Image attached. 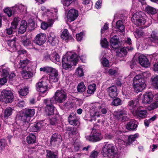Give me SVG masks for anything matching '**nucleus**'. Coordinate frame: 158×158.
I'll use <instances>...</instances> for the list:
<instances>
[{
	"label": "nucleus",
	"mask_w": 158,
	"mask_h": 158,
	"mask_svg": "<svg viewBox=\"0 0 158 158\" xmlns=\"http://www.w3.org/2000/svg\"><path fill=\"white\" fill-rule=\"evenodd\" d=\"M111 47L114 49H116L119 46L118 39L117 37L115 36L111 38L110 41Z\"/></svg>",
	"instance_id": "obj_23"
},
{
	"label": "nucleus",
	"mask_w": 158,
	"mask_h": 158,
	"mask_svg": "<svg viewBox=\"0 0 158 158\" xmlns=\"http://www.w3.org/2000/svg\"><path fill=\"white\" fill-rule=\"evenodd\" d=\"M26 140L28 144H33L35 142L36 137L33 134H30L26 138Z\"/></svg>",
	"instance_id": "obj_32"
},
{
	"label": "nucleus",
	"mask_w": 158,
	"mask_h": 158,
	"mask_svg": "<svg viewBox=\"0 0 158 158\" xmlns=\"http://www.w3.org/2000/svg\"><path fill=\"white\" fill-rule=\"evenodd\" d=\"M51 11L52 12H50L49 10H48V13H47V14H49V13H50L51 15L52 14V16L53 17V18H52L51 19L52 23L48 24L45 22L42 23L41 25V28L43 30H46L49 26H51L52 24L54 22V20L57 18V12L58 11L57 9H53Z\"/></svg>",
	"instance_id": "obj_11"
},
{
	"label": "nucleus",
	"mask_w": 158,
	"mask_h": 158,
	"mask_svg": "<svg viewBox=\"0 0 158 158\" xmlns=\"http://www.w3.org/2000/svg\"><path fill=\"white\" fill-rule=\"evenodd\" d=\"M96 90V85L93 84L89 85L88 86L87 93L88 94H93Z\"/></svg>",
	"instance_id": "obj_37"
},
{
	"label": "nucleus",
	"mask_w": 158,
	"mask_h": 158,
	"mask_svg": "<svg viewBox=\"0 0 158 158\" xmlns=\"http://www.w3.org/2000/svg\"><path fill=\"white\" fill-rule=\"evenodd\" d=\"M9 69L8 68H5L2 69V77H6L7 78L9 75Z\"/></svg>",
	"instance_id": "obj_53"
},
{
	"label": "nucleus",
	"mask_w": 158,
	"mask_h": 158,
	"mask_svg": "<svg viewBox=\"0 0 158 158\" xmlns=\"http://www.w3.org/2000/svg\"><path fill=\"white\" fill-rule=\"evenodd\" d=\"M46 40V36L45 34L40 33L38 34L35 38V43L39 45H41L44 44Z\"/></svg>",
	"instance_id": "obj_13"
},
{
	"label": "nucleus",
	"mask_w": 158,
	"mask_h": 158,
	"mask_svg": "<svg viewBox=\"0 0 158 158\" xmlns=\"http://www.w3.org/2000/svg\"><path fill=\"white\" fill-rule=\"evenodd\" d=\"M143 32L141 30L136 29L134 32V35L136 38H138L143 36Z\"/></svg>",
	"instance_id": "obj_47"
},
{
	"label": "nucleus",
	"mask_w": 158,
	"mask_h": 158,
	"mask_svg": "<svg viewBox=\"0 0 158 158\" xmlns=\"http://www.w3.org/2000/svg\"><path fill=\"white\" fill-rule=\"evenodd\" d=\"M139 63L142 66L148 67L150 65V63L146 57L143 55H140L138 57Z\"/></svg>",
	"instance_id": "obj_17"
},
{
	"label": "nucleus",
	"mask_w": 158,
	"mask_h": 158,
	"mask_svg": "<svg viewBox=\"0 0 158 158\" xmlns=\"http://www.w3.org/2000/svg\"><path fill=\"white\" fill-rule=\"evenodd\" d=\"M56 36L54 33L51 32L48 37V40L52 45H54L57 40Z\"/></svg>",
	"instance_id": "obj_27"
},
{
	"label": "nucleus",
	"mask_w": 158,
	"mask_h": 158,
	"mask_svg": "<svg viewBox=\"0 0 158 158\" xmlns=\"http://www.w3.org/2000/svg\"><path fill=\"white\" fill-rule=\"evenodd\" d=\"M133 86L136 92H141L146 87L145 80L142 78L141 75H136L134 78Z\"/></svg>",
	"instance_id": "obj_4"
},
{
	"label": "nucleus",
	"mask_w": 158,
	"mask_h": 158,
	"mask_svg": "<svg viewBox=\"0 0 158 158\" xmlns=\"http://www.w3.org/2000/svg\"><path fill=\"white\" fill-rule=\"evenodd\" d=\"M69 123L74 126H77L79 123V121L76 119V116L74 113L71 114L68 118Z\"/></svg>",
	"instance_id": "obj_21"
},
{
	"label": "nucleus",
	"mask_w": 158,
	"mask_h": 158,
	"mask_svg": "<svg viewBox=\"0 0 158 158\" xmlns=\"http://www.w3.org/2000/svg\"><path fill=\"white\" fill-rule=\"evenodd\" d=\"M53 98L55 101L61 103L65 101L67 96L66 93L63 90H58L55 92Z\"/></svg>",
	"instance_id": "obj_10"
},
{
	"label": "nucleus",
	"mask_w": 158,
	"mask_h": 158,
	"mask_svg": "<svg viewBox=\"0 0 158 158\" xmlns=\"http://www.w3.org/2000/svg\"><path fill=\"white\" fill-rule=\"evenodd\" d=\"M142 12H137L133 15L131 20L136 25L139 26L145 24L146 20L142 16Z\"/></svg>",
	"instance_id": "obj_9"
},
{
	"label": "nucleus",
	"mask_w": 158,
	"mask_h": 158,
	"mask_svg": "<svg viewBox=\"0 0 158 158\" xmlns=\"http://www.w3.org/2000/svg\"><path fill=\"white\" fill-rule=\"evenodd\" d=\"M34 109H26L20 114V118L24 122L28 123L30 120L31 117L35 114Z\"/></svg>",
	"instance_id": "obj_6"
},
{
	"label": "nucleus",
	"mask_w": 158,
	"mask_h": 158,
	"mask_svg": "<svg viewBox=\"0 0 158 158\" xmlns=\"http://www.w3.org/2000/svg\"><path fill=\"white\" fill-rule=\"evenodd\" d=\"M115 147L112 144L106 143L102 148V153L103 156L109 158H114L117 155Z\"/></svg>",
	"instance_id": "obj_3"
},
{
	"label": "nucleus",
	"mask_w": 158,
	"mask_h": 158,
	"mask_svg": "<svg viewBox=\"0 0 158 158\" xmlns=\"http://www.w3.org/2000/svg\"><path fill=\"white\" fill-rule=\"evenodd\" d=\"M138 137V134H136L134 135H131L128 137L127 144L130 145Z\"/></svg>",
	"instance_id": "obj_38"
},
{
	"label": "nucleus",
	"mask_w": 158,
	"mask_h": 158,
	"mask_svg": "<svg viewBox=\"0 0 158 158\" xmlns=\"http://www.w3.org/2000/svg\"><path fill=\"white\" fill-rule=\"evenodd\" d=\"M52 60H51L54 63L57 64L60 63V59L59 55L56 52H53L52 53Z\"/></svg>",
	"instance_id": "obj_31"
},
{
	"label": "nucleus",
	"mask_w": 158,
	"mask_h": 158,
	"mask_svg": "<svg viewBox=\"0 0 158 158\" xmlns=\"http://www.w3.org/2000/svg\"><path fill=\"white\" fill-rule=\"evenodd\" d=\"M52 54H49L48 53H45L44 54L43 57V60L46 61H49L52 60Z\"/></svg>",
	"instance_id": "obj_52"
},
{
	"label": "nucleus",
	"mask_w": 158,
	"mask_h": 158,
	"mask_svg": "<svg viewBox=\"0 0 158 158\" xmlns=\"http://www.w3.org/2000/svg\"><path fill=\"white\" fill-rule=\"evenodd\" d=\"M128 106L129 109L133 114L134 112L137 110V108H139V99H137L130 101L128 102Z\"/></svg>",
	"instance_id": "obj_14"
},
{
	"label": "nucleus",
	"mask_w": 158,
	"mask_h": 158,
	"mask_svg": "<svg viewBox=\"0 0 158 158\" xmlns=\"http://www.w3.org/2000/svg\"><path fill=\"white\" fill-rule=\"evenodd\" d=\"M78 16V11L74 9H71L68 12L67 15V20L69 22L74 21Z\"/></svg>",
	"instance_id": "obj_16"
},
{
	"label": "nucleus",
	"mask_w": 158,
	"mask_h": 158,
	"mask_svg": "<svg viewBox=\"0 0 158 158\" xmlns=\"http://www.w3.org/2000/svg\"><path fill=\"white\" fill-rule=\"evenodd\" d=\"M12 111V109L10 107L7 108L4 112V117H8L11 114Z\"/></svg>",
	"instance_id": "obj_50"
},
{
	"label": "nucleus",
	"mask_w": 158,
	"mask_h": 158,
	"mask_svg": "<svg viewBox=\"0 0 158 158\" xmlns=\"http://www.w3.org/2000/svg\"><path fill=\"white\" fill-rule=\"evenodd\" d=\"M54 98H52L50 99H45L44 100V102L46 105V107H49L53 106L52 104L54 103Z\"/></svg>",
	"instance_id": "obj_43"
},
{
	"label": "nucleus",
	"mask_w": 158,
	"mask_h": 158,
	"mask_svg": "<svg viewBox=\"0 0 158 158\" xmlns=\"http://www.w3.org/2000/svg\"><path fill=\"white\" fill-rule=\"evenodd\" d=\"M19 93L20 95L25 96L28 93V89L26 87H24L23 89H21L19 91Z\"/></svg>",
	"instance_id": "obj_46"
},
{
	"label": "nucleus",
	"mask_w": 158,
	"mask_h": 158,
	"mask_svg": "<svg viewBox=\"0 0 158 158\" xmlns=\"http://www.w3.org/2000/svg\"><path fill=\"white\" fill-rule=\"evenodd\" d=\"M114 115L116 118L121 121H126L127 119V112L123 110L114 111Z\"/></svg>",
	"instance_id": "obj_12"
},
{
	"label": "nucleus",
	"mask_w": 158,
	"mask_h": 158,
	"mask_svg": "<svg viewBox=\"0 0 158 158\" xmlns=\"http://www.w3.org/2000/svg\"><path fill=\"white\" fill-rule=\"evenodd\" d=\"M6 144V140L4 139L0 140V152L4 150Z\"/></svg>",
	"instance_id": "obj_51"
},
{
	"label": "nucleus",
	"mask_w": 158,
	"mask_h": 158,
	"mask_svg": "<svg viewBox=\"0 0 158 158\" xmlns=\"http://www.w3.org/2000/svg\"><path fill=\"white\" fill-rule=\"evenodd\" d=\"M57 153L53 152L50 150H47V158H57L58 157Z\"/></svg>",
	"instance_id": "obj_33"
},
{
	"label": "nucleus",
	"mask_w": 158,
	"mask_h": 158,
	"mask_svg": "<svg viewBox=\"0 0 158 158\" xmlns=\"http://www.w3.org/2000/svg\"><path fill=\"white\" fill-rule=\"evenodd\" d=\"M13 10H15V11L18 10L21 13H26L27 12V7L26 6L21 4H18L12 7Z\"/></svg>",
	"instance_id": "obj_24"
},
{
	"label": "nucleus",
	"mask_w": 158,
	"mask_h": 158,
	"mask_svg": "<svg viewBox=\"0 0 158 158\" xmlns=\"http://www.w3.org/2000/svg\"><path fill=\"white\" fill-rule=\"evenodd\" d=\"M116 73V70L113 69H109L108 72V74L110 75H114Z\"/></svg>",
	"instance_id": "obj_64"
},
{
	"label": "nucleus",
	"mask_w": 158,
	"mask_h": 158,
	"mask_svg": "<svg viewBox=\"0 0 158 158\" xmlns=\"http://www.w3.org/2000/svg\"><path fill=\"white\" fill-rule=\"evenodd\" d=\"M62 2L64 5V8L66 9V7L68 6L72 3V0H62Z\"/></svg>",
	"instance_id": "obj_56"
},
{
	"label": "nucleus",
	"mask_w": 158,
	"mask_h": 158,
	"mask_svg": "<svg viewBox=\"0 0 158 158\" xmlns=\"http://www.w3.org/2000/svg\"><path fill=\"white\" fill-rule=\"evenodd\" d=\"M101 44L102 46L104 48H106L108 46V42L105 38L101 40Z\"/></svg>",
	"instance_id": "obj_58"
},
{
	"label": "nucleus",
	"mask_w": 158,
	"mask_h": 158,
	"mask_svg": "<svg viewBox=\"0 0 158 158\" xmlns=\"http://www.w3.org/2000/svg\"><path fill=\"white\" fill-rule=\"evenodd\" d=\"M75 73L76 75L80 77L84 75V73L81 67H79L77 69Z\"/></svg>",
	"instance_id": "obj_54"
},
{
	"label": "nucleus",
	"mask_w": 158,
	"mask_h": 158,
	"mask_svg": "<svg viewBox=\"0 0 158 158\" xmlns=\"http://www.w3.org/2000/svg\"><path fill=\"white\" fill-rule=\"evenodd\" d=\"M150 39L152 42L158 45V35L152 32Z\"/></svg>",
	"instance_id": "obj_42"
},
{
	"label": "nucleus",
	"mask_w": 158,
	"mask_h": 158,
	"mask_svg": "<svg viewBox=\"0 0 158 158\" xmlns=\"http://www.w3.org/2000/svg\"><path fill=\"white\" fill-rule=\"evenodd\" d=\"M4 13L6 14L9 17H10L12 15L13 13L15 12V10H13L11 8L6 7L3 10Z\"/></svg>",
	"instance_id": "obj_39"
},
{
	"label": "nucleus",
	"mask_w": 158,
	"mask_h": 158,
	"mask_svg": "<svg viewBox=\"0 0 158 158\" xmlns=\"http://www.w3.org/2000/svg\"><path fill=\"white\" fill-rule=\"evenodd\" d=\"M59 76H49L48 82H56L59 80Z\"/></svg>",
	"instance_id": "obj_49"
},
{
	"label": "nucleus",
	"mask_w": 158,
	"mask_h": 158,
	"mask_svg": "<svg viewBox=\"0 0 158 158\" xmlns=\"http://www.w3.org/2000/svg\"><path fill=\"white\" fill-rule=\"evenodd\" d=\"M13 98V93L10 90L4 89L0 94V101L6 103L11 102Z\"/></svg>",
	"instance_id": "obj_5"
},
{
	"label": "nucleus",
	"mask_w": 158,
	"mask_h": 158,
	"mask_svg": "<svg viewBox=\"0 0 158 158\" xmlns=\"http://www.w3.org/2000/svg\"><path fill=\"white\" fill-rule=\"evenodd\" d=\"M138 75H141L142 77V78L144 80L145 79L149 77L150 76V74L148 72H145L141 74H139Z\"/></svg>",
	"instance_id": "obj_61"
},
{
	"label": "nucleus",
	"mask_w": 158,
	"mask_h": 158,
	"mask_svg": "<svg viewBox=\"0 0 158 158\" xmlns=\"http://www.w3.org/2000/svg\"><path fill=\"white\" fill-rule=\"evenodd\" d=\"M19 21V18H15L14 19L11 23V27H13V29H15L16 28Z\"/></svg>",
	"instance_id": "obj_55"
},
{
	"label": "nucleus",
	"mask_w": 158,
	"mask_h": 158,
	"mask_svg": "<svg viewBox=\"0 0 158 158\" xmlns=\"http://www.w3.org/2000/svg\"><path fill=\"white\" fill-rule=\"evenodd\" d=\"M116 27L120 32H123L124 30V27L121 20H118L117 22Z\"/></svg>",
	"instance_id": "obj_40"
},
{
	"label": "nucleus",
	"mask_w": 158,
	"mask_h": 158,
	"mask_svg": "<svg viewBox=\"0 0 158 158\" xmlns=\"http://www.w3.org/2000/svg\"><path fill=\"white\" fill-rule=\"evenodd\" d=\"M21 42L24 46L26 47L27 48L31 49L34 48L30 39L25 36L23 37L22 38Z\"/></svg>",
	"instance_id": "obj_19"
},
{
	"label": "nucleus",
	"mask_w": 158,
	"mask_h": 158,
	"mask_svg": "<svg viewBox=\"0 0 158 158\" xmlns=\"http://www.w3.org/2000/svg\"><path fill=\"white\" fill-rule=\"evenodd\" d=\"M21 74L22 77L24 79H28L31 76V72L27 71L24 69H23L22 71Z\"/></svg>",
	"instance_id": "obj_35"
},
{
	"label": "nucleus",
	"mask_w": 158,
	"mask_h": 158,
	"mask_svg": "<svg viewBox=\"0 0 158 158\" xmlns=\"http://www.w3.org/2000/svg\"><path fill=\"white\" fill-rule=\"evenodd\" d=\"M62 141V139L61 135L59 134H54L51 137V143L58 142H60Z\"/></svg>",
	"instance_id": "obj_28"
},
{
	"label": "nucleus",
	"mask_w": 158,
	"mask_h": 158,
	"mask_svg": "<svg viewBox=\"0 0 158 158\" xmlns=\"http://www.w3.org/2000/svg\"><path fill=\"white\" fill-rule=\"evenodd\" d=\"M78 60V57L76 54L73 52H68L64 56L62 60L63 68L66 70H69L72 65H75Z\"/></svg>",
	"instance_id": "obj_1"
},
{
	"label": "nucleus",
	"mask_w": 158,
	"mask_h": 158,
	"mask_svg": "<svg viewBox=\"0 0 158 158\" xmlns=\"http://www.w3.org/2000/svg\"><path fill=\"white\" fill-rule=\"evenodd\" d=\"M98 152L97 151H94L91 153L90 157L91 158H96L98 156Z\"/></svg>",
	"instance_id": "obj_62"
},
{
	"label": "nucleus",
	"mask_w": 158,
	"mask_h": 158,
	"mask_svg": "<svg viewBox=\"0 0 158 158\" xmlns=\"http://www.w3.org/2000/svg\"><path fill=\"white\" fill-rule=\"evenodd\" d=\"M133 49V48L130 46L129 47H124L121 48L120 50V52L119 56H124L127 55V52L128 51L132 50Z\"/></svg>",
	"instance_id": "obj_30"
},
{
	"label": "nucleus",
	"mask_w": 158,
	"mask_h": 158,
	"mask_svg": "<svg viewBox=\"0 0 158 158\" xmlns=\"http://www.w3.org/2000/svg\"><path fill=\"white\" fill-rule=\"evenodd\" d=\"M46 111L48 115H52L54 113V107L51 106L48 107H46Z\"/></svg>",
	"instance_id": "obj_48"
},
{
	"label": "nucleus",
	"mask_w": 158,
	"mask_h": 158,
	"mask_svg": "<svg viewBox=\"0 0 158 158\" xmlns=\"http://www.w3.org/2000/svg\"><path fill=\"white\" fill-rule=\"evenodd\" d=\"M147 112L146 110H140L139 107L138 108L137 110L134 112L133 115L138 117L144 118L146 117L147 115Z\"/></svg>",
	"instance_id": "obj_22"
},
{
	"label": "nucleus",
	"mask_w": 158,
	"mask_h": 158,
	"mask_svg": "<svg viewBox=\"0 0 158 158\" xmlns=\"http://www.w3.org/2000/svg\"><path fill=\"white\" fill-rule=\"evenodd\" d=\"M69 33L67 29L64 30L61 35V37L64 40H67L69 38Z\"/></svg>",
	"instance_id": "obj_45"
},
{
	"label": "nucleus",
	"mask_w": 158,
	"mask_h": 158,
	"mask_svg": "<svg viewBox=\"0 0 158 158\" xmlns=\"http://www.w3.org/2000/svg\"><path fill=\"white\" fill-rule=\"evenodd\" d=\"M15 29H13V27H10V28L6 29L5 31L7 34L8 35L12 34L13 32V30Z\"/></svg>",
	"instance_id": "obj_63"
},
{
	"label": "nucleus",
	"mask_w": 158,
	"mask_h": 158,
	"mask_svg": "<svg viewBox=\"0 0 158 158\" xmlns=\"http://www.w3.org/2000/svg\"><path fill=\"white\" fill-rule=\"evenodd\" d=\"M153 97V95L151 92H146L141 97L142 103L143 104L149 103L152 101Z\"/></svg>",
	"instance_id": "obj_15"
},
{
	"label": "nucleus",
	"mask_w": 158,
	"mask_h": 158,
	"mask_svg": "<svg viewBox=\"0 0 158 158\" xmlns=\"http://www.w3.org/2000/svg\"><path fill=\"white\" fill-rule=\"evenodd\" d=\"M43 126L41 123H38L31 127V130L32 131L36 132L42 128Z\"/></svg>",
	"instance_id": "obj_34"
},
{
	"label": "nucleus",
	"mask_w": 158,
	"mask_h": 158,
	"mask_svg": "<svg viewBox=\"0 0 158 158\" xmlns=\"http://www.w3.org/2000/svg\"><path fill=\"white\" fill-rule=\"evenodd\" d=\"M152 85L156 89H158V75H155L152 78Z\"/></svg>",
	"instance_id": "obj_41"
},
{
	"label": "nucleus",
	"mask_w": 158,
	"mask_h": 158,
	"mask_svg": "<svg viewBox=\"0 0 158 158\" xmlns=\"http://www.w3.org/2000/svg\"><path fill=\"white\" fill-rule=\"evenodd\" d=\"M84 33L83 32H81L76 35V39L78 41H81L83 38Z\"/></svg>",
	"instance_id": "obj_60"
},
{
	"label": "nucleus",
	"mask_w": 158,
	"mask_h": 158,
	"mask_svg": "<svg viewBox=\"0 0 158 158\" xmlns=\"http://www.w3.org/2000/svg\"><path fill=\"white\" fill-rule=\"evenodd\" d=\"M16 38L14 37L12 39L8 40L7 41V44L10 47V51L13 52L17 50V48L19 46H18L16 47Z\"/></svg>",
	"instance_id": "obj_20"
},
{
	"label": "nucleus",
	"mask_w": 158,
	"mask_h": 158,
	"mask_svg": "<svg viewBox=\"0 0 158 158\" xmlns=\"http://www.w3.org/2000/svg\"><path fill=\"white\" fill-rule=\"evenodd\" d=\"M146 11L148 14L153 15L156 12V9L149 6H147L145 8Z\"/></svg>",
	"instance_id": "obj_36"
},
{
	"label": "nucleus",
	"mask_w": 158,
	"mask_h": 158,
	"mask_svg": "<svg viewBox=\"0 0 158 158\" xmlns=\"http://www.w3.org/2000/svg\"><path fill=\"white\" fill-rule=\"evenodd\" d=\"M27 27V23L24 20H22L21 22L18 32L21 34L24 33L26 31Z\"/></svg>",
	"instance_id": "obj_26"
},
{
	"label": "nucleus",
	"mask_w": 158,
	"mask_h": 158,
	"mask_svg": "<svg viewBox=\"0 0 158 158\" xmlns=\"http://www.w3.org/2000/svg\"><path fill=\"white\" fill-rule=\"evenodd\" d=\"M137 127V122L134 120H131L128 122L127 124L126 128L129 130H134Z\"/></svg>",
	"instance_id": "obj_25"
},
{
	"label": "nucleus",
	"mask_w": 158,
	"mask_h": 158,
	"mask_svg": "<svg viewBox=\"0 0 158 158\" xmlns=\"http://www.w3.org/2000/svg\"><path fill=\"white\" fill-rule=\"evenodd\" d=\"M29 63V60L27 59H25L23 60L21 59L19 63L17 65V67L18 68H22L23 69H24V68L26 67Z\"/></svg>",
	"instance_id": "obj_29"
},
{
	"label": "nucleus",
	"mask_w": 158,
	"mask_h": 158,
	"mask_svg": "<svg viewBox=\"0 0 158 158\" xmlns=\"http://www.w3.org/2000/svg\"><path fill=\"white\" fill-rule=\"evenodd\" d=\"M107 111V109L103 108L102 105L99 103L96 102L91 104L90 107V115L94 120H95L96 117L98 118L100 116L101 113L105 114Z\"/></svg>",
	"instance_id": "obj_2"
},
{
	"label": "nucleus",
	"mask_w": 158,
	"mask_h": 158,
	"mask_svg": "<svg viewBox=\"0 0 158 158\" xmlns=\"http://www.w3.org/2000/svg\"><path fill=\"white\" fill-rule=\"evenodd\" d=\"M107 90L109 96L111 98H115L117 97L118 94L117 87L114 85L109 87L107 89Z\"/></svg>",
	"instance_id": "obj_18"
},
{
	"label": "nucleus",
	"mask_w": 158,
	"mask_h": 158,
	"mask_svg": "<svg viewBox=\"0 0 158 158\" xmlns=\"http://www.w3.org/2000/svg\"><path fill=\"white\" fill-rule=\"evenodd\" d=\"M101 63L104 66L108 67L109 66V61L105 58L102 59Z\"/></svg>",
	"instance_id": "obj_59"
},
{
	"label": "nucleus",
	"mask_w": 158,
	"mask_h": 158,
	"mask_svg": "<svg viewBox=\"0 0 158 158\" xmlns=\"http://www.w3.org/2000/svg\"><path fill=\"white\" fill-rule=\"evenodd\" d=\"M48 80L46 78H43L36 84V89L38 91L44 93L48 88Z\"/></svg>",
	"instance_id": "obj_7"
},
{
	"label": "nucleus",
	"mask_w": 158,
	"mask_h": 158,
	"mask_svg": "<svg viewBox=\"0 0 158 158\" xmlns=\"http://www.w3.org/2000/svg\"><path fill=\"white\" fill-rule=\"evenodd\" d=\"M85 138L86 139L89 141L97 142L101 140L102 138V136L98 131L93 129L91 134L86 135Z\"/></svg>",
	"instance_id": "obj_8"
},
{
	"label": "nucleus",
	"mask_w": 158,
	"mask_h": 158,
	"mask_svg": "<svg viewBox=\"0 0 158 158\" xmlns=\"http://www.w3.org/2000/svg\"><path fill=\"white\" fill-rule=\"evenodd\" d=\"M85 89V86L83 82L79 83L77 86V90L78 92H83Z\"/></svg>",
	"instance_id": "obj_44"
},
{
	"label": "nucleus",
	"mask_w": 158,
	"mask_h": 158,
	"mask_svg": "<svg viewBox=\"0 0 158 158\" xmlns=\"http://www.w3.org/2000/svg\"><path fill=\"white\" fill-rule=\"evenodd\" d=\"M112 103L114 106H117L121 104V101L119 98H117L113 100Z\"/></svg>",
	"instance_id": "obj_57"
}]
</instances>
